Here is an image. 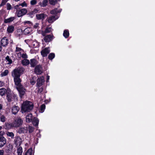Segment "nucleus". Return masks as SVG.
Listing matches in <instances>:
<instances>
[{
    "mask_svg": "<svg viewBox=\"0 0 155 155\" xmlns=\"http://www.w3.org/2000/svg\"><path fill=\"white\" fill-rule=\"evenodd\" d=\"M27 10L25 8L21 9L17 12V16L19 17L25 15L27 13Z\"/></svg>",
    "mask_w": 155,
    "mask_h": 155,
    "instance_id": "7",
    "label": "nucleus"
},
{
    "mask_svg": "<svg viewBox=\"0 0 155 155\" xmlns=\"http://www.w3.org/2000/svg\"><path fill=\"white\" fill-rule=\"evenodd\" d=\"M14 81L15 85L16 86L17 88L22 86L21 83V80L20 78H14Z\"/></svg>",
    "mask_w": 155,
    "mask_h": 155,
    "instance_id": "8",
    "label": "nucleus"
},
{
    "mask_svg": "<svg viewBox=\"0 0 155 155\" xmlns=\"http://www.w3.org/2000/svg\"><path fill=\"white\" fill-rule=\"evenodd\" d=\"M23 151H22V148L21 147H19L17 149V153L18 154V155H21Z\"/></svg>",
    "mask_w": 155,
    "mask_h": 155,
    "instance_id": "34",
    "label": "nucleus"
},
{
    "mask_svg": "<svg viewBox=\"0 0 155 155\" xmlns=\"http://www.w3.org/2000/svg\"><path fill=\"white\" fill-rule=\"evenodd\" d=\"M21 57L24 58H28V56L26 54L23 53L21 55Z\"/></svg>",
    "mask_w": 155,
    "mask_h": 155,
    "instance_id": "49",
    "label": "nucleus"
},
{
    "mask_svg": "<svg viewBox=\"0 0 155 155\" xmlns=\"http://www.w3.org/2000/svg\"><path fill=\"white\" fill-rule=\"evenodd\" d=\"M20 6H21L22 7L26 6V3L25 2H24L21 4H19V5H18L15 6V8L16 9H18V7Z\"/></svg>",
    "mask_w": 155,
    "mask_h": 155,
    "instance_id": "36",
    "label": "nucleus"
},
{
    "mask_svg": "<svg viewBox=\"0 0 155 155\" xmlns=\"http://www.w3.org/2000/svg\"><path fill=\"white\" fill-rule=\"evenodd\" d=\"M57 2V0H49V2L50 4L53 5H55Z\"/></svg>",
    "mask_w": 155,
    "mask_h": 155,
    "instance_id": "42",
    "label": "nucleus"
},
{
    "mask_svg": "<svg viewBox=\"0 0 155 155\" xmlns=\"http://www.w3.org/2000/svg\"><path fill=\"white\" fill-rule=\"evenodd\" d=\"M15 19L14 17H11L7 19H5L4 20V22L5 23H10L12 21Z\"/></svg>",
    "mask_w": 155,
    "mask_h": 155,
    "instance_id": "24",
    "label": "nucleus"
},
{
    "mask_svg": "<svg viewBox=\"0 0 155 155\" xmlns=\"http://www.w3.org/2000/svg\"><path fill=\"white\" fill-rule=\"evenodd\" d=\"M19 92L20 96L21 97L24 95L25 92V89L23 87H21L17 88Z\"/></svg>",
    "mask_w": 155,
    "mask_h": 155,
    "instance_id": "12",
    "label": "nucleus"
},
{
    "mask_svg": "<svg viewBox=\"0 0 155 155\" xmlns=\"http://www.w3.org/2000/svg\"><path fill=\"white\" fill-rule=\"evenodd\" d=\"M6 134L8 136L12 138H13L14 136V134L12 132H7Z\"/></svg>",
    "mask_w": 155,
    "mask_h": 155,
    "instance_id": "38",
    "label": "nucleus"
},
{
    "mask_svg": "<svg viewBox=\"0 0 155 155\" xmlns=\"http://www.w3.org/2000/svg\"><path fill=\"white\" fill-rule=\"evenodd\" d=\"M8 71L7 70H5L4 71L2 72L1 74V77H3L6 76L8 74Z\"/></svg>",
    "mask_w": 155,
    "mask_h": 155,
    "instance_id": "41",
    "label": "nucleus"
},
{
    "mask_svg": "<svg viewBox=\"0 0 155 155\" xmlns=\"http://www.w3.org/2000/svg\"><path fill=\"white\" fill-rule=\"evenodd\" d=\"M65 38H68L69 35V31L68 30H65L64 31L63 34Z\"/></svg>",
    "mask_w": 155,
    "mask_h": 155,
    "instance_id": "33",
    "label": "nucleus"
},
{
    "mask_svg": "<svg viewBox=\"0 0 155 155\" xmlns=\"http://www.w3.org/2000/svg\"><path fill=\"white\" fill-rule=\"evenodd\" d=\"M52 31V29L51 28H47L45 30V31L42 33V35L43 36H45V33H49Z\"/></svg>",
    "mask_w": 155,
    "mask_h": 155,
    "instance_id": "31",
    "label": "nucleus"
},
{
    "mask_svg": "<svg viewBox=\"0 0 155 155\" xmlns=\"http://www.w3.org/2000/svg\"><path fill=\"white\" fill-rule=\"evenodd\" d=\"M4 151L3 150H0V155H3Z\"/></svg>",
    "mask_w": 155,
    "mask_h": 155,
    "instance_id": "53",
    "label": "nucleus"
},
{
    "mask_svg": "<svg viewBox=\"0 0 155 155\" xmlns=\"http://www.w3.org/2000/svg\"><path fill=\"white\" fill-rule=\"evenodd\" d=\"M7 120L5 116L3 115H1L0 117V121L2 122H5Z\"/></svg>",
    "mask_w": 155,
    "mask_h": 155,
    "instance_id": "35",
    "label": "nucleus"
},
{
    "mask_svg": "<svg viewBox=\"0 0 155 155\" xmlns=\"http://www.w3.org/2000/svg\"><path fill=\"white\" fill-rule=\"evenodd\" d=\"M45 108V105L44 104H42L40 110H39V112L41 113H43L44 111Z\"/></svg>",
    "mask_w": 155,
    "mask_h": 155,
    "instance_id": "37",
    "label": "nucleus"
},
{
    "mask_svg": "<svg viewBox=\"0 0 155 155\" xmlns=\"http://www.w3.org/2000/svg\"><path fill=\"white\" fill-rule=\"evenodd\" d=\"M7 2V0H2V3L0 4V7L5 5Z\"/></svg>",
    "mask_w": 155,
    "mask_h": 155,
    "instance_id": "46",
    "label": "nucleus"
},
{
    "mask_svg": "<svg viewBox=\"0 0 155 155\" xmlns=\"http://www.w3.org/2000/svg\"><path fill=\"white\" fill-rule=\"evenodd\" d=\"M14 29V27L12 25L9 26L7 28V31L8 33H12Z\"/></svg>",
    "mask_w": 155,
    "mask_h": 155,
    "instance_id": "27",
    "label": "nucleus"
},
{
    "mask_svg": "<svg viewBox=\"0 0 155 155\" xmlns=\"http://www.w3.org/2000/svg\"><path fill=\"white\" fill-rule=\"evenodd\" d=\"M37 3L36 0H31L30 1V4L32 5H35Z\"/></svg>",
    "mask_w": 155,
    "mask_h": 155,
    "instance_id": "43",
    "label": "nucleus"
},
{
    "mask_svg": "<svg viewBox=\"0 0 155 155\" xmlns=\"http://www.w3.org/2000/svg\"><path fill=\"white\" fill-rule=\"evenodd\" d=\"M38 12V10H37L36 9H35L34 10V12L35 13H37V12Z\"/></svg>",
    "mask_w": 155,
    "mask_h": 155,
    "instance_id": "57",
    "label": "nucleus"
},
{
    "mask_svg": "<svg viewBox=\"0 0 155 155\" xmlns=\"http://www.w3.org/2000/svg\"><path fill=\"white\" fill-rule=\"evenodd\" d=\"M31 67H34L38 64V61L34 58L31 59L30 60V63Z\"/></svg>",
    "mask_w": 155,
    "mask_h": 155,
    "instance_id": "18",
    "label": "nucleus"
},
{
    "mask_svg": "<svg viewBox=\"0 0 155 155\" xmlns=\"http://www.w3.org/2000/svg\"><path fill=\"white\" fill-rule=\"evenodd\" d=\"M28 131L29 133H31L33 131L34 128L31 126H29L28 127Z\"/></svg>",
    "mask_w": 155,
    "mask_h": 155,
    "instance_id": "44",
    "label": "nucleus"
},
{
    "mask_svg": "<svg viewBox=\"0 0 155 155\" xmlns=\"http://www.w3.org/2000/svg\"><path fill=\"white\" fill-rule=\"evenodd\" d=\"M28 131V128L27 127H21L19 128L17 130V132L19 134H25L27 133Z\"/></svg>",
    "mask_w": 155,
    "mask_h": 155,
    "instance_id": "6",
    "label": "nucleus"
},
{
    "mask_svg": "<svg viewBox=\"0 0 155 155\" xmlns=\"http://www.w3.org/2000/svg\"><path fill=\"white\" fill-rule=\"evenodd\" d=\"M43 90V88L42 87H41L40 88H39L38 90V92H39L40 93H41Z\"/></svg>",
    "mask_w": 155,
    "mask_h": 155,
    "instance_id": "52",
    "label": "nucleus"
},
{
    "mask_svg": "<svg viewBox=\"0 0 155 155\" xmlns=\"http://www.w3.org/2000/svg\"><path fill=\"white\" fill-rule=\"evenodd\" d=\"M59 17L57 15L55 16L53 15L50 17L47 20L49 23H52L54 21L56 20Z\"/></svg>",
    "mask_w": 155,
    "mask_h": 155,
    "instance_id": "11",
    "label": "nucleus"
},
{
    "mask_svg": "<svg viewBox=\"0 0 155 155\" xmlns=\"http://www.w3.org/2000/svg\"><path fill=\"white\" fill-rule=\"evenodd\" d=\"M12 123L14 127H18L22 124L23 120L21 118L18 117L16 118Z\"/></svg>",
    "mask_w": 155,
    "mask_h": 155,
    "instance_id": "4",
    "label": "nucleus"
},
{
    "mask_svg": "<svg viewBox=\"0 0 155 155\" xmlns=\"http://www.w3.org/2000/svg\"><path fill=\"white\" fill-rule=\"evenodd\" d=\"M33 108V103L28 101L23 103L21 106V112L22 113L26 112H29Z\"/></svg>",
    "mask_w": 155,
    "mask_h": 155,
    "instance_id": "1",
    "label": "nucleus"
},
{
    "mask_svg": "<svg viewBox=\"0 0 155 155\" xmlns=\"http://www.w3.org/2000/svg\"><path fill=\"white\" fill-rule=\"evenodd\" d=\"M34 71L36 74H41L43 72V68L42 66L40 64L37 65L35 67Z\"/></svg>",
    "mask_w": 155,
    "mask_h": 155,
    "instance_id": "5",
    "label": "nucleus"
},
{
    "mask_svg": "<svg viewBox=\"0 0 155 155\" xmlns=\"http://www.w3.org/2000/svg\"><path fill=\"white\" fill-rule=\"evenodd\" d=\"M23 50L21 48L19 47L18 45H16L15 51L16 52H18L17 53V54L18 57H20L21 56V52H23Z\"/></svg>",
    "mask_w": 155,
    "mask_h": 155,
    "instance_id": "14",
    "label": "nucleus"
},
{
    "mask_svg": "<svg viewBox=\"0 0 155 155\" xmlns=\"http://www.w3.org/2000/svg\"><path fill=\"white\" fill-rule=\"evenodd\" d=\"M25 155H33V151L31 148L29 149L26 152Z\"/></svg>",
    "mask_w": 155,
    "mask_h": 155,
    "instance_id": "32",
    "label": "nucleus"
},
{
    "mask_svg": "<svg viewBox=\"0 0 155 155\" xmlns=\"http://www.w3.org/2000/svg\"><path fill=\"white\" fill-rule=\"evenodd\" d=\"M13 123H5V128L6 129H10L13 127H14L13 126Z\"/></svg>",
    "mask_w": 155,
    "mask_h": 155,
    "instance_id": "25",
    "label": "nucleus"
},
{
    "mask_svg": "<svg viewBox=\"0 0 155 155\" xmlns=\"http://www.w3.org/2000/svg\"><path fill=\"white\" fill-rule=\"evenodd\" d=\"M35 83V82L34 81L31 80V83L32 84H34Z\"/></svg>",
    "mask_w": 155,
    "mask_h": 155,
    "instance_id": "54",
    "label": "nucleus"
},
{
    "mask_svg": "<svg viewBox=\"0 0 155 155\" xmlns=\"http://www.w3.org/2000/svg\"><path fill=\"white\" fill-rule=\"evenodd\" d=\"M39 24L38 23H35L33 27L35 29H38L39 28Z\"/></svg>",
    "mask_w": 155,
    "mask_h": 155,
    "instance_id": "45",
    "label": "nucleus"
},
{
    "mask_svg": "<svg viewBox=\"0 0 155 155\" xmlns=\"http://www.w3.org/2000/svg\"><path fill=\"white\" fill-rule=\"evenodd\" d=\"M22 63L24 65H27L30 63V61L28 59H25L22 61Z\"/></svg>",
    "mask_w": 155,
    "mask_h": 155,
    "instance_id": "30",
    "label": "nucleus"
},
{
    "mask_svg": "<svg viewBox=\"0 0 155 155\" xmlns=\"http://www.w3.org/2000/svg\"><path fill=\"white\" fill-rule=\"evenodd\" d=\"M2 128V127L1 126H0V130H1Z\"/></svg>",
    "mask_w": 155,
    "mask_h": 155,
    "instance_id": "60",
    "label": "nucleus"
},
{
    "mask_svg": "<svg viewBox=\"0 0 155 155\" xmlns=\"http://www.w3.org/2000/svg\"><path fill=\"white\" fill-rule=\"evenodd\" d=\"M39 120L37 118L34 117L32 120V124L35 126H38V124Z\"/></svg>",
    "mask_w": 155,
    "mask_h": 155,
    "instance_id": "28",
    "label": "nucleus"
},
{
    "mask_svg": "<svg viewBox=\"0 0 155 155\" xmlns=\"http://www.w3.org/2000/svg\"><path fill=\"white\" fill-rule=\"evenodd\" d=\"M7 10H9L11 9L12 6L10 4L8 3L7 4Z\"/></svg>",
    "mask_w": 155,
    "mask_h": 155,
    "instance_id": "50",
    "label": "nucleus"
},
{
    "mask_svg": "<svg viewBox=\"0 0 155 155\" xmlns=\"http://www.w3.org/2000/svg\"><path fill=\"white\" fill-rule=\"evenodd\" d=\"M40 134H39V133H38V134H37V136L38 137H39V136H40Z\"/></svg>",
    "mask_w": 155,
    "mask_h": 155,
    "instance_id": "59",
    "label": "nucleus"
},
{
    "mask_svg": "<svg viewBox=\"0 0 155 155\" xmlns=\"http://www.w3.org/2000/svg\"><path fill=\"white\" fill-rule=\"evenodd\" d=\"M53 37L52 35H48L45 36L43 39L45 42H49L52 40Z\"/></svg>",
    "mask_w": 155,
    "mask_h": 155,
    "instance_id": "15",
    "label": "nucleus"
},
{
    "mask_svg": "<svg viewBox=\"0 0 155 155\" xmlns=\"http://www.w3.org/2000/svg\"><path fill=\"white\" fill-rule=\"evenodd\" d=\"M19 110V108L18 106H14L12 107V112L14 114H16Z\"/></svg>",
    "mask_w": 155,
    "mask_h": 155,
    "instance_id": "19",
    "label": "nucleus"
},
{
    "mask_svg": "<svg viewBox=\"0 0 155 155\" xmlns=\"http://www.w3.org/2000/svg\"><path fill=\"white\" fill-rule=\"evenodd\" d=\"M48 1L47 0H43L42 2H40L39 4L41 7H45L47 5Z\"/></svg>",
    "mask_w": 155,
    "mask_h": 155,
    "instance_id": "29",
    "label": "nucleus"
},
{
    "mask_svg": "<svg viewBox=\"0 0 155 155\" xmlns=\"http://www.w3.org/2000/svg\"><path fill=\"white\" fill-rule=\"evenodd\" d=\"M50 50L49 48H46L41 51V53L43 56L45 57L47 56Z\"/></svg>",
    "mask_w": 155,
    "mask_h": 155,
    "instance_id": "16",
    "label": "nucleus"
},
{
    "mask_svg": "<svg viewBox=\"0 0 155 155\" xmlns=\"http://www.w3.org/2000/svg\"><path fill=\"white\" fill-rule=\"evenodd\" d=\"M6 59L7 60L8 64H10L12 63V60L10 58V57L8 56H7L6 58Z\"/></svg>",
    "mask_w": 155,
    "mask_h": 155,
    "instance_id": "40",
    "label": "nucleus"
},
{
    "mask_svg": "<svg viewBox=\"0 0 155 155\" xmlns=\"http://www.w3.org/2000/svg\"><path fill=\"white\" fill-rule=\"evenodd\" d=\"M32 45L33 46V47L36 48L38 46V44L37 42H34L32 43Z\"/></svg>",
    "mask_w": 155,
    "mask_h": 155,
    "instance_id": "48",
    "label": "nucleus"
},
{
    "mask_svg": "<svg viewBox=\"0 0 155 155\" xmlns=\"http://www.w3.org/2000/svg\"><path fill=\"white\" fill-rule=\"evenodd\" d=\"M8 39L6 37H4L2 39L1 41V43L3 46H6L8 44Z\"/></svg>",
    "mask_w": 155,
    "mask_h": 155,
    "instance_id": "13",
    "label": "nucleus"
},
{
    "mask_svg": "<svg viewBox=\"0 0 155 155\" xmlns=\"http://www.w3.org/2000/svg\"><path fill=\"white\" fill-rule=\"evenodd\" d=\"M2 50V46H1V45H0V52Z\"/></svg>",
    "mask_w": 155,
    "mask_h": 155,
    "instance_id": "58",
    "label": "nucleus"
},
{
    "mask_svg": "<svg viewBox=\"0 0 155 155\" xmlns=\"http://www.w3.org/2000/svg\"><path fill=\"white\" fill-rule=\"evenodd\" d=\"M4 134L3 131L0 132V147H3L6 143V139L2 136Z\"/></svg>",
    "mask_w": 155,
    "mask_h": 155,
    "instance_id": "3",
    "label": "nucleus"
},
{
    "mask_svg": "<svg viewBox=\"0 0 155 155\" xmlns=\"http://www.w3.org/2000/svg\"><path fill=\"white\" fill-rule=\"evenodd\" d=\"M49 77H50L48 75L47 76V81H46L47 82H48V80H49Z\"/></svg>",
    "mask_w": 155,
    "mask_h": 155,
    "instance_id": "56",
    "label": "nucleus"
},
{
    "mask_svg": "<svg viewBox=\"0 0 155 155\" xmlns=\"http://www.w3.org/2000/svg\"><path fill=\"white\" fill-rule=\"evenodd\" d=\"M2 108V105L1 104H0V112L1 111Z\"/></svg>",
    "mask_w": 155,
    "mask_h": 155,
    "instance_id": "55",
    "label": "nucleus"
},
{
    "mask_svg": "<svg viewBox=\"0 0 155 155\" xmlns=\"http://www.w3.org/2000/svg\"><path fill=\"white\" fill-rule=\"evenodd\" d=\"M24 23L25 24H29V25L31 26L32 25V24L31 22L30 21H27L24 22Z\"/></svg>",
    "mask_w": 155,
    "mask_h": 155,
    "instance_id": "47",
    "label": "nucleus"
},
{
    "mask_svg": "<svg viewBox=\"0 0 155 155\" xmlns=\"http://www.w3.org/2000/svg\"><path fill=\"white\" fill-rule=\"evenodd\" d=\"M33 117L31 113L28 114L26 117V121L27 123L30 122L32 120Z\"/></svg>",
    "mask_w": 155,
    "mask_h": 155,
    "instance_id": "20",
    "label": "nucleus"
},
{
    "mask_svg": "<svg viewBox=\"0 0 155 155\" xmlns=\"http://www.w3.org/2000/svg\"><path fill=\"white\" fill-rule=\"evenodd\" d=\"M14 141L16 145L20 146L22 142V139L20 137L17 136L15 137Z\"/></svg>",
    "mask_w": 155,
    "mask_h": 155,
    "instance_id": "10",
    "label": "nucleus"
},
{
    "mask_svg": "<svg viewBox=\"0 0 155 155\" xmlns=\"http://www.w3.org/2000/svg\"><path fill=\"white\" fill-rule=\"evenodd\" d=\"M5 85V83L3 81H0V87H2Z\"/></svg>",
    "mask_w": 155,
    "mask_h": 155,
    "instance_id": "51",
    "label": "nucleus"
},
{
    "mask_svg": "<svg viewBox=\"0 0 155 155\" xmlns=\"http://www.w3.org/2000/svg\"><path fill=\"white\" fill-rule=\"evenodd\" d=\"M12 95L11 92L9 90L7 93V98L8 101L9 102H11V101Z\"/></svg>",
    "mask_w": 155,
    "mask_h": 155,
    "instance_id": "26",
    "label": "nucleus"
},
{
    "mask_svg": "<svg viewBox=\"0 0 155 155\" xmlns=\"http://www.w3.org/2000/svg\"><path fill=\"white\" fill-rule=\"evenodd\" d=\"M55 57V54L54 53H51L50 54L48 55V59L50 60L53 59Z\"/></svg>",
    "mask_w": 155,
    "mask_h": 155,
    "instance_id": "39",
    "label": "nucleus"
},
{
    "mask_svg": "<svg viewBox=\"0 0 155 155\" xmlns=\"http://www.w3.org/2000/svg\"><path fill=\"white\" fill-rule=\"evenodd\" d=\"M24 71V69L21 68H18L15 69L12 72V77L14 78H20L21 74Z\"/></svg>",
    "mask_w": 155,
    "mask_h": 155,
    "instance_id": "2",
    "label": "nucleus"
},
{
    "mask_svg": "<svg viewBox=\"0 0 155 155\" xmlns=\"http://www.w3.org/2000/svg\"><path fill=\"white\" fill-rule=\"evenodd\" d=\"M61 11V9H58L57 8H56L53 9L51 11V13L53 15H56L58 13L60 12Z\"/></svg>",
    "mask_w": 155,
    "mask_h": 155,
    "instance_id": "23",
    "label": "nucleus"
},
{
    "mask_svg": "<svg viewBox=\"0 0 155 155\" xmlns=\"http://www.w3.org/2000/svg\"><path fill=\"white\" fill-rule=\"evenodd\" d=\"M9 90H6L4 88H2L0 89V95L1 96H3L5 95V93H7V92Z\"/></svg>",
    "mask_w": 155,
    "mask_h": 155,
    "instance_id": "22",
    "label": "nucleus"
},
{
    "mask_svg": "<svg viewBox=\"0 0 155 155\" xmlns=\"http://www.w3.org/2000/svg\"><path fill=\"white\" fill-rule=\"evenodd\" d=\"M45 82L44 78L42 76L37 79V84L38 87L41 86Z\"/></svg>",
    "mask_w": 155,
    "mask_h": 155,
    "instance_id": "9",
    "label": "nucleus"
},
{
    "mask_svg": "<svg viewBox=\"0 0 155 155\" xmlns=\"http://www.w3.org/2000/svg\"><path fill=\"white\" fill-rule=\"evenodd\" d=\"M36 16L38 20H43L46 17L47 15L44 14H41L36 15Z\"/></svg>",
    "mask_w": 155,
    "mask_h": 155,
    "instance_id": "17",
    "label": "nucleus"
},
{
    "mask_svg": "<svg viewBox=\"0 0 155 155\" xmlns=\"http://www.w3.org/2000/svg\"><path fill=\"white\" fill-rule=\"evenodd\" d=\"M32 29L31 28L28 27L26 28L23 31V33L25 35L30 34L32 33Z\"/></svg>",
    "mask_w": 155,
    "mask_h": 155,
    "instance_id": "21",
    "label": "nucleus"
}]
</instances>
